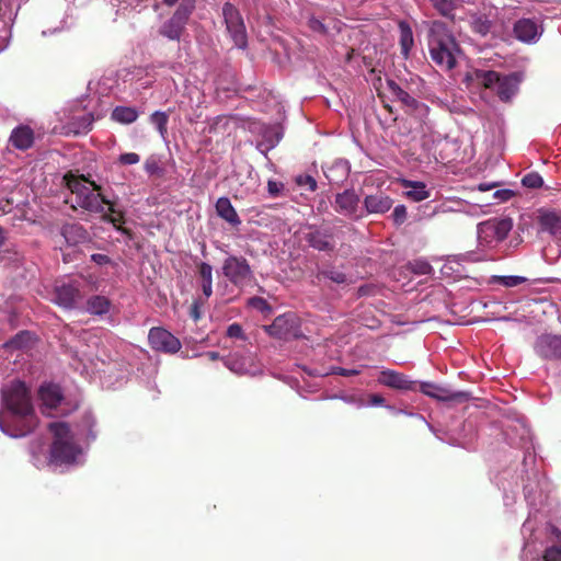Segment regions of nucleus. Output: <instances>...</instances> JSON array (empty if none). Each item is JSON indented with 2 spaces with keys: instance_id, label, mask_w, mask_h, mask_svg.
<instances>
[{
  "instance_id": "nucleus-35",
  "label": "nucleus",
  "mask_w": 561,
  "mask_h": 561,
  "mask_svg": "<svg viewBox=\"0 0 561 561\" xmlns=\"http://www.w3.org/2000/svg\"><path fill=\"white\" fill-rule=\"evenodd\" d=\"M401 51L407 57L414 44L413 32L407 22L399 23Z\"/></svg>"
},
{
  "instance_id": "nucleus-37",
  "label": "nucleus",
  "mask_w": 561,
  "mask_h": 561,
  "mask_svg": "<svg viewBox=\"0 0 561 561\" xmlns=\"http://www.w3.org/2000/svg\"><path fill=\"white\" fill-rule=\"evenodd\" d=\"M101 214L105 221L112 222L115 227H117V224H123L125 221L124 213L121 210H116L115 204L111 201L108 204H105L104 213Z\"/></svg>"
},
{
  "instance_id": "nucleus-8",
  "label": "nucleus",
  "mask_w": 561,
  "mask_h": 561,
  "mask_svg": "<svg viewBox=\"0 0 561 561\" xmlns=\"http://www.w3.org/2000/svg\"><path fill=\"white\" fill-rule=\"evenodd\" d=\"M222 14L227 31L233 39L234 44L239 48L245 47V30L243 19L239 10L231 3H225L222 8Z\"/></svg>"
},
{
  "instance_id": "nucleus-44",
  "label": "nucleus",
  "mask_w": 561,
  "mask_h": 561,
  "mask_svg": "<svg viewBox=\"0 0 561 561\" xmlns=\"http://www.w3.org/2000/svg\"><path fill=\"white\" fill-rule=\"evenodd\" d=\"M496 282L505 287H516L526 282V278L523 276H497Z\"/></svg>"
},
{
  "instance_id": "nucleus-15",
  "label": "nucleus",
  "mask_w": 561,
  "mask_h": 561,
  "mask_svg": "<svg viewBox=\"0 0 561 561\" xmlns=\"http://www.w3.org/2000/svg\"><path fill=\"white\" fill-rule=\"evenodd\" d=\"M359 207V196L354 190H345L342 193L336 194L334 202V209L352 219H359L363 217L362 214H357Z\"/></svg>"
},
{
  "instance_id": "nucleus-43",
  "label": "nucleus",
  "mask_w": 561,
  "mask_h": 561,
  "mask_svg": "<svg viewBox=\"0 0 561 561\" xmlns=\"http://www.w3.org/2000/svg\"><path fill=\"white\" fill-rule=\"evenodd\" d=\"M522 184L528 188H539L543 185V179L539 173L530 172L523 178Z\"/></svg>"
},
{
  "instance_id": "nucleus-17",
  "label": "nucleus",
  "mask_w": 561,
  "mask_h": 561,
  "mask_svg": "<svg viewBox=\"0 0 561 561\" xmlns=\"http://www.w3.org/2000/svg\"><path fill=\"white\" fill-rule=\"evenodd\" d=\"M536 353L547 359L561 358V336L543 334L535 343Z\"/></svg>"
},
{
  "instance_id": "nucleus-61",
  "label": "nucleus",
  "mask_w": 561,
  "mask_h": 561,
  "mask_svg": "<svg viewBox=\"0 0 561 561\" xmlns=\"http://www.w3.org/2000/svg\"><path fill=\"white\" fill-rule=\"evenodd\" d=\"M494 196L506 201L512 196V192L510 190L496 191Z\"/></svg>"
},
{
  "instance_id": "nucleus-45",
  "label": "nucleus",
  "mask_w": 561,
  "mask_h": 561,
  "mask_svg": "<svg viewBox=\"0 0 561 561\" xmlns=\"http://www.w3.org/2000/svg\"><path fill=\"white\" fill-rule=\"evenodd\" d=\"M226 336L231 340H245L243 327L239 323H232L227 328Z\"/></svg>"
},
{
  "instance_id": "nucleus-16",
  "label": "nucleus",
  "mask_w": 561,
  "mask_h": 561,
  "mask_svg": "<svg viewBox=\"0 0 561 561\" xmlns=\"http://www.w3.org/2000/svg\"><path fill=\"white\" fill-rule=\"evenodd\" d=\"M378 382L385 387L409 391L415 389V381H412L402 373H399L393 369H382L378 376Z\"/></svg>"
},
{
  "instance_id": "nucleus-58",
  "label": "nucleus",
  "mask_w": 561,
  "mask_h": 561,
  "mask_svg": "<svg viewBox=\"0 0 561 561\" xmlns=\"http://www.w3.org/2000/svg\"><path fill=\"white\" fill-rule=\"evenodd\" d=\"M374 290H375V287L373 285H362L360 287H358L357 296L358 297L369 296V295H373Z\"/></svg>"
},
{
  "instance_id": "nucleus-48",
  "label": "nucleus",
  "mask_w": 561,
  "mask_h": 561,
  "mask_svg": "<svg viewBox=\"0 0 561 561\" xmlns=\"http://www.w3.org/2000/svg\"><path fill=\"white\" fill-rule=\"evenodd\" d=\"M145 170L148 174L153 175H161L162 169L160 168L158 161L154 158H148L145 162Z\"/></svg>"
},
{
  "instance_id": "nucleus-19",
  "label": "nucleus",
  "mask_w": 561,
  "mask_h": 561,
  "mask_svg": "<svg viewBox=\"0 0 561 561\" xmlns=\"http://www.w3.org/2000/svg\"><path fill=\"white\" fill-rule=\"evenodd\" d=\"M538 222L542 231L561 240V211L541 208L538 210Z\"/></svg>"
},
{
  "instance_id": "nucleus-27",
  "label": "nucleus",
  "mask_w": 561,
  "mask_h": 561,
  "mask_svg": "<svg viewBox=\"0 0 561 561\" xmlns=\"http://www.w3.org/2000/svg\"><path fill=\"white\" fill-rule=\"evenodd\" d=\"M402 185L407 188L404 195L413 202H422L430 197V192L423 182L403 180Z\"/></svg>"
},
{
  "instance_id": "nucleus-59",
  "label": "nucleus",
  "mask_w": 561,
  "mask_h": 561,
  "mask_svg": "<svg viewBox=\"0 0 561 561\" xmlns=\"http://www.w3.org/2000/svg\"><path fill=\"white\" fill-rule=\"evenodd\" d=\"M369 403L371 405H383L385 404V398L381 394H371L369 397Z\"/></svg>"
},
{
  "instance_id": "nucleus-32",
  "label": "nucleus",
  "mask_w": 561,
  "mask_h": 561,
  "mask_svg": "<svg viewBox=\"0 0 561 561\" xmlns=\"http://www.w3.org/2000/svg\"><path fill=\"white\" fill-rule=\"evenodd\" d=\"M111 301L105 296L95 295L87 300V311L91 314L102 316L110 311Z\"/></svg>"
},
{
  "instance_id": "nucleus-1",
  "label": "nucleus",
  "mask_w": 561,
  "mask_h": 561,
  "mask_svg": "<svg viewBox=\"0 0 561 561\" xmlns=\"http://www.w3.org/2000/svg\"><path fill=\"white\" fill-rule=\"evenodd\" d=\"M3 409L0 411V430L11 437H22L37 426L30 390L23 381L14 380L2 390Z\"/></svg>"
},
{
  "instance_id": "nucleus-36",
  "label": "nucleus",
  "mask_w": 561,
  "mask_h": 561,
  "mask_svg": "<svg viewBox=\"0 0 561 561\" xmlns=\"http://www.w3.org/2000/svg\"><path fill=\"white\" fill-rule=\"evenodd\" d=\"M226 367L236 375L242 376L245 373V362L242 355L230 354L225 358Z\"/></svg>"
},
{
  "instance_id": "nucleus-14",
  "label": "nucleus",
  "mask_w": 561,
  "mask_h": 561,
  "mask_svg": "<svg viewBox=\"0 0 561 561\" xmlns=\"http://www.w3.org/2000/svg\"><path fill=\"white\" fill-rule=\"evenodd\" d=\"M270 335L277 339H289L298 331L297 318L293 313H285L275 318L273 323L264 327Z\"/></svg>"
},
{
  "instance_id": "nucleus-50",
  "label": "nucleus",
  "mask_w": 561,
  "mask_h": 561,
  "mask_svg": "<svg viewBox=\"0 0 561 561\" xmlns=\"http://www.w3.org/2000/svg\"><path fill=\"white\" fill-rule=\"evenodd\" d=\"M392 218H393L394 224H397V225L403 224L407 219L405 206L404 205L396 206L393 209V213H392Z\"/></svg>"
},
{
  "instance_id": "nucleus-47",
  "label": "nucleus",
  "mask_w": 561,
  "mask_h": 561,
  "mask_svg": "<svg viewBox=\"0 0 561 561\" xmlns=\"http://www.w3.org/2000/svg\"><path fill=\"white\" fill-rule=\"evenodd\" d=\"M412 271L419 275H428L432 272V266L428 262L423 260H416L412 264Z\"/></svg>"
},
{
  "instance_id": "nucleus-12",
  "label": "nucleus",
  "mask_w": 561,
  "mask_h": 561,
  "mask_svg": "<svg viewBox=\"0 0 561 561\" xmlns=\"http://www.w3.org/2000/svg\"><path fill=\"white\" fill-rule=\"evenodd\" d=\"M90 190H88L80 198H76V205L90 213H104L105 204L110 201L101 193V186L95 182H89Z\"/></svg>"
},
{
  "instance_id": "nucleus-55",
  "label": "nucleus",
  "mask_w": 561,
  "mask_h": 561,
  "mask_svg": "<svg viewBox=\"0 0 561 561\" xmlns=\"http://www.w3.org/2000/svg\"><path fill=\"white\" fill-rule=\"evenodd\" d=\"M91 260L98 265H106L111 263L110 256L101 253H94L91 255Z\"/></svg>"
},
{
  "instance_id": "nucleus-3",
  "label": "nucleus",
  "mask_w": 561,
  "mask_h": 561,
  "mask_svg": "<svg viewBox=\"0 0 561 561\" xmlns=\"http://www.w3.org/2000/svg\"><path fill=\"white\" fill-rule=\"evenodd\" d=\"M54 435L50 446V462L56 465L75 462L80 448L73 442L70 427L65 422H54L48 426Z\"/></svg>"
},
{
  "instance_id": "nucleus-62",
  "label": "nucleus",
  "mask_w": 561,
  "mask_h": 561,
  "mask_svg": "<svg viewBox=\"0 0 561 561\" xmlns=\"http://www.w3.org/2000/svg\"><path fill=\"white\" fill-rule=\"evenodd\" d=\"M7 231L0 226V249L5 244Z\"/></svg>"
},
{
  "instance_id": "nucleus-11",
  "label": "nucleus",
  "mask_w": 561,
  "mask_h": 561,
  "mask_svg": "<svg viewBox=\"0 0 561 561\" xmlns=\"http://www.w3.org/2000/svg\"><path fill=\"white\" fill-rule=\"evenodd\" d=\"M387 87L392 98L399 101L404 107L405 112L411 114L424 115L428 107L416 100L414 96L403 90L396 81L388 80Z\"/></svg>"
},
{
  "instance_id": "nucleus-7",
  "label": "nucleus",
  "mask_w": 561,
  "mask_h": 561,
  "mask_svg": "<svg viewBox=\"0 0 561 561\" xmlns=\"http://www.w3.org/2000/svg\"><path fill=\"white\" fill-rule=\"evenodd\" d=\"M248 130L261 138L256 140V149L263 154L276 147L282 138L280 126L277 124L271 125L248 118Z\"/></svg>"
},
{
  "instance_id": "nucleus-38",
  "label": "nucleus",
  "mask_w": 561,
  "mask_h": 561,
  "mask_svg": "<svg viewBox=\"0 0 561 561\" xmlns=\"http://www.w3.org/2000/svg\"><path fill=\"white\" fill-rule=\"evenodd\" d=\"M249 309L259 311L263 317H267L273 312V309L268 302L261 297H252L248 299V310Z\"/></svg>"
},
{
  "instance_id": "nucleus-26",
  "label": "nucleus",
  "mask_w": 561,
  "mask_h": 561,
  "mask_svg": "<svg viewBox=\"0 0 561 561\" xmlns=\"http://www.w3.org/2000/svg\"><path fill=\"white\" fill-rule=\"evenodd\" d=\"M61 234L66 242L76 245L88 240V231L79 224H67L61 228Z\"/></svg>"
},
{
  "instance_id": "nucleus-31",
  "label": "nucleus",
  "mask_w": 561,
  "mask_h": 561,
  "mask_svg": "<svg viewBox=\"0 0 561 561\" xmlns=\"http://www.w3.org/2000/svg\"><path fill=\"white\" fill-rule=\"evenodd\" d=\"M550 534L556 539V543L548 547L543 554L545 561H561V530L551 525Z\"/></svg>"
},
{
  "instance_id": "nucleus-2",
  "label": "nucleus",
  "mask_w": 561,
  "mask_h": 561,
  "mask_svg": "<svg viewBox=\"0 0 561 561\" xmlns=\"http://www.w3.org/2000/svg\"><path fill=\"white\" fill-rule=\"evenodd\" d=\"M428 50L432 60L444 70H451L457 65L461 49L447 26L434 21L428 34Z\"/></svg>"
},
{
  "instance_id": "nucleus-49",
  "label": "nucleus",
  "mask_w": 561,
  "mask_h": 561,
  "mask_svg": "<svg viewBox=\"0 0 561 561\" xmlns=\"http://www.w3.org/2000/svg\"><path fill=\"white\" fill-rule=\"evenodd\" d=\"M296 183L299 186H307L311 192L317 190V181L311 175H299L296 179Z\"/></svg>"
},
{
  "instance_id": "nucleus-52",
  "label": "nucleus",
  "mask_w": 561,
  "mask_h": 561,
  "mask_svg": "<svg viewBox=\"0 0 561 561\" xmlns=\"http://www.w3.org/2000/svg\"><path fill=\"white\" fill-rule=\"evenodd\" d=\"M118 161L124 165L136 164L140 161V157L135 152H127L121 154Z\"/></svg>"
},
{
  "instance_id": "nucleus-25",
  "label": "nucleus",
  "mask_w": 561,
  "mask_h": 561,
  "mask_svg": "<svg viewBox=\"0 0 561 561\" xmlns=\"http://www.w3.org/2000/svg\"><path fill=\"white\" fill-rule=\"evenodd\" d=\"M10 141L14 148L26 150L34 142V131L28 126H19L13 129Z\"/></svg>"
},
{
  "instance_id": "nucleus-21",
  "label": "nucleus",
  "mask_w": 561,
  "mask_h": 561,
  "mask_svg": "<svg viewBox=\"0 0 561 561\" xmlns=\"http://www.w3.org/2000/svg\"><path fill=\"white\" fill-rule=\"evenodd\" d=\"M420 390L425 396L436 399L438 401H458L467 399L468 397L466 392H453L446 388L439 387L432 382H422L420 386Z\"/></svg>"
},
{
  "instance_id": "nucleus-56",
  "label": "nucleus",
  "mask_w": 561,
  "mask_h": 561,
  "mask_svg": "<svg viewBox=\"0 0 561 561\" xmlns=\"http://www.w3.org/2000/svg\"><path fill=\"white\" fill-rule=\"evenodd\" d=\"M13 201L10 198H5L0 201V216L7 215L12 210Z\"/></svg>"
},
{
  "instance_id": "nucleus-20",
  "label": "nucleus",
  "mask_w": 561,
  "mask_h": 561,
  "mask_svg": "<svg viewBox=\"0 0 561 561\" xmlns=\"http://www.w3.org/2000/svg\"><path fill=\"white\" fill-rule=\"evenodd\" d=\"M305 241L318 251L330 252L335 248L332 232L328 230L310 229L305 233Z\"/></svg>"
},
{
  "instance_id": "nucleus-39",
  "label": "nucleus",
  "mask_w": 561,
  "mask_h": 561,
  "mask_svg": "<svg viewBox=\"0 0 561 561\" xmlns=\"http://www.w3.org/2000/svg\"><path fill=\"white\" fill-rule=\"evenodd\" d=\"M150 122L157 127L161 136L167 134L169 122L168 113L157 111L150 115Z\"/></svg>"
},
{
  "instance_id": "nucleus-13",
  "label": "nucleus",
  "mask_w": 561,
  "mask_h": 561,
  "mask_svg": "<svg viewBox=\"0 0 561 561\" xmlns=\"http://www.w3.org/2000/svg\"><path fill=\"white\" fill-rule=\"evenodd\" d=\"M38 396L43 403L44 411H59L60 414L69 412V410L62 408L65 397L58 385L46 383L41 386Z\"/></svg>"
},
{
  "instance_id": "nucleus-9",
  "label": "nucleus",
  "mask_w": 561,
  "mask_h": 561,
  "mask_svg": "<svg viewBox=\"0 0 561 561\" xmlns=\"http://www.w3.org/2000/svg\"><path fill=\"white\" fill-rule=\"evenodd\" d=\"M148 342L152 350L165 354H175L181 350L180 340L168 330L154 327L148 334Z\"/></svg>"
},
{
  "instance_id": "nucleus-5",
  "label": "nucleus",
  "mask_w": 561,
  "mask_h": 561,
  "mask_svg": "<svg viewBox=\"0 0 561 561\" xmlns=\"http://www.w3.org/2000/svg\"><path fill=\"white\" fill-rule=\"evenodd\" d=\"M194 9L195 0H182L172 16L160 26L159 34L170 41L179 42Z\"/></svg>"
},
{
  "instance_id": "nucleus-28",
  "label": "nucleus",
  "mask_w": 561,
  "mask_h": 561,
  "mask_svg": "<svg viewBox=\"0 0 561 561\" xmlns=\"http://www.w3.org/2000/svg\"><path fill=\"white\" fill-rule=\"evenodd\" d=\"M64 180L67 187L76 196V198H80L88 190L92 187L89 184L90 181L87 180L84 175L67 173L65 174Z\"/></svg>"
},
{
  "instance_id": "nucleus-57",
  "label": "nucleus",
  "mask_w": 561,
  "mask_h": 561,
  "mask_svg": "<svg viewBox=\"0 0 561 561\" xmlns=\"http://www.w3.org/2000/svg\"><path fill=\"white\" fill-rule=\"evenodd\" d=\"M267 188H268V193L272 196H276L283 190V184L279 182H275V181H268Z\"/></svg>"
},
{
  "instance_id": "nucleus-23",
  "label": "nucleus",
  "mask_w": 561,
  "mask_h": 561,
  "mask_svg": "<svg viewBox=\"0 0 561 561\" xmlns=\"http://www.w3.org/2000/svg\"><path fill=\"white\" fill-rule=\"evenodd\" d=\"M224 275L233 284L243 286L245 283V262L230 256L222 266Z\"/></svg>"
},
{
  "instance_id": "nucleus-63",
  "label": "nucleus",
  "mask_w": 561,
  "mask_h": 561,
  "mask_svg": "<svg viewBox=\"0 0 561 561\" xmlns=\"http://www.w3.org/2000/svg\"><path fill=\"white\" fill-rule=\"evenodd\" d=\"M205 356L208 357L209 360H216L218 359L219 354L217 352H207Z\"/></svg>"
},
{
  "instance_id": "nucleus-30",
  "label": "nucleus",
  "mask_w": 561,
  "mask_h": 561,
  "mask_svg": "<svg viewBox=\"0 0 561 561\" xmlns=\"http://www.w3.org/2000/svg\"><path fill=\"white\" fill-rule=\"evenodd\" d=\"M216 210L219 217L228 221L229 224H240V219L230 201L226 197H220L216 203Z\"/></svg>"
},
{
  "instance_id": "nucleus-24",
  "label": "nucleus",
  "mask_w": 561,
  "mask_h": 561,
  "mask_svg": "<svg viewBox=\"0 0 561 561\" xmlns=\"http://www.w3.org/2000/svg\"><path fill=\"white\" fill-rule=\"evenodd\" d=\"M393 201L382 194L376 193L364 198V206L368 214H385L392 207Z\"/></svg>"
},
{
  "instance_id": "nucleus-34",
  "label": "nucleus",
  "mask_w": 561,
  "mask_h": 561,
  "mask_svg": "<svg viewBox=\"0 0 561 561\" xmlns=\"http://www.w3.org/2000/svg\"><path fill=\"white\" fill-rule=\"evenodd\" d=\"M138 117V112L129 106H116L112 112V118L118 123L131 124Z\"/></svg>"
},
{
  "instance_id": "nucleus-41",
  "label": "nucleus",
  "mask_w": 561,
  "mask_h": 561,
  "mask_svg": "<svg viewBox=\"0 0 561 561\" xmlns=\"http://www.w3.org/2000/svg\"><path fill=\"white\" fill-rule=\"evenodd\" d=\"M319 276H323L327 279H330L331 282L335 284H348V277L345 273L342 271H339L334 267L323 270L319 273Z\"/></svg>"
},
{
  "instance_id": "nucleus-10",
  "label": "nucleus",
  "mask_w": 561,
  "mask_h": 561,
  "mask_svg": "<svg viewBox=\"0 0 561 561\" xmlns=\"http://www.w3.org/2000/svg\"><path fill=\"white\" fill-rule=\"evenodd\" d=\"M542 32V25L535 19H519L513 26V34L515 38L525 44L537 43L541 37Z\"/></svg>"
},
{
  "instance_id": "nucleus-22",
  "label": "nucleus",
  "mask_w": 561,
  "mask_h": 561,
  "mask_svg": "<svg viewBox=\"0 0 561 561\" xmlns=\"http://www.w3.org/2000/svg\"><path fill=\"white\" fill-rule=\"evenodd\" d=\"M350 163L345 159H337L330 165L322 167L323 173L332 185L342 184L350 174Z\"/></svg>"
},
{
  "instance_id": "nucleus-46",
  "label": "nucleus",
  "mask_w": 561,
  "mask_h": 561,
  "mask_svg": "<svg viewBox=\"0 0 561 561\" xmlns=\"http://www.w3.org/2000/svg\"><path fill=\"white\" fill-rule=\"evenodd\" d=\"M198 274L202 283H213V267L208 263L201 262L198 264Z\"/></svg>"
},
{
  "instance_id": "nucleus-53",
  "label": "nucleus",
  "mask_w": 561,
  "mask_h": 561,
  "mask_svg": "<svg viewBox=\"0 0 561 561\" xmlns=\"http://www.w3.org/2000/svg\"><path fill=\"white\" fill-rule=\"evenodd\" d=\"M331 374L340 375V376H344V377H351V376L358 375L359 370H357V369H346V368H342V367H333L331 369Z\"/></svg>"
},
{
  "instance_id": "nucleus-40",
  "label": "nucleus",
  "mask_w": 561,
  "mask_h": 561,
  "mask_svg": "<svg viewBox=\"0 0 561 561\" xmlns=\"http://www.w3.org/2000/svg\"><path fill=\"white\" fill-rule=\"evenodd\" d=\"M433 7L444 16H451L456 5L457 0H430Z\"/></svg>"
},
{
  "instance_id": "nucleus-18",
  "label": "nucleus",
  "mask_w": 561,
  "mask_h": 561,
  "mask_svg": "<svg viewBox=\"0 0 561 561\" xmlns=\"http://www.w3.org/2000/svg\"><path fill=\"white\" fill-rule=\"evenodd\" d=\"M81 297L80 288L75 283L61 284L55 287L54 301L62 308L72 309Z\"/></svg>"
},
{
  "instance_id": "nucleus-33",
  "label": "nucleus",
  "mask_w": 561,
  "mask_h": 561,
  "mask_svg": "<svg viewBox=\"0 0 561 561\" xmlns=\"http://www.w3.org/2000/svg\"><path fill=\"white\" fill-rule=\"evenodd\" d=\"M470 26L474 33L486 36L491 32L493 23L485 14H472L470 16Z\"/></svg>"
},
{
  "instance_id": "nucleus-51",
  "label": "nucleus",
  "mask_w": 561,
  "mask_h": 561,
  "mask_svg": "<svg viewBox=\"0 0 561 561\" xmlns=\"http://www.w3.org/2000/svg\"><path fill=\"white\" fill-rule=\"evenodd\" d=\"M204 305V300L202 298L193 301L190 308V316L194 321H198L202 318L201 308Z\"/></svg>"
},
{
  "instance_id": "nucleus-54",
  "label": "nucleus",
  "mask_w": 561,
  "mask_h": 561,
  "mask_svg": "<svg viewBox=\"0 0 561 561\" xmlns=\"http://www.w3.org/2000/svg\"><path fill=\"white\" fill-rule=\"evenodd\" d=\"M308 24H309V27L312 31H314V32H318V33H324L325 32L324 24L320 20H318L316 18H311L309 20Z\"/></svg>"
},
{
  "instance_id": "nucleus-29",
  "label": "nucleus",
  "mask_w": 561,
  "mask_h": 561,
  "mask_svg": "<svg viewBox=\"0 0 561 561\" xmlns=\"http://www.w3.org/2000/svg\"><path fill=\"white\" fill-rule=\"evenodd\" d=\"M93 122L94 116L91 113L72 117L68 124V131L75 135L88 134L92 129Z\"/></svg>"
},
{
  "instance_id": "nucleus-64",
  "label": "nucleus",
  "mask_w": 561,
  "mask_h": 561,
  "mask_svg": "<svg viewBox=\"0 0 561 561\" xmlns=\"http://www.w3.org/2000/svg\"><path fill=\"white\" fill-rule=\"evenodd\" d=\"M179 0H162V2L167 5H173L174 3H176Z\"/></svg>"
},
{
  "instance_id": "nucleus-42",
  "label": "nucleus",
  "mask_w": 561,
  "mask_h": 561,
  "mask_svg": "<svg viewBox=\"0 0 561 561\" xmlns=\"http://www.w3.org/2000/svg\"><path fill=\"white\" fill-rule=\"evenodd\" d=\"M22 259L21 253L15 249V247L0 249V262L4 264L19 262Z\"/></svg>"
},
{
  "instance_id": "nucleus-4",
  "label": "nucleus",
  "mask_w": 561,
  "mask_h": 561,
  "mask_svg": "<svg viewBox=\"0 0 561 561\" xmlns=\"http://www.w3.org/2000/svg\"><path fill=\"white\" fill-rule=\"evenodd\" d=\"M477 81L485 89L495 91L501 101H510L517 92L519 77L517 73L502 76L493 70H477Z\"/></svg>"
},
{
  "instance_id": "nucleus-6",
  "label": "nucleus",
  "mask_w": 561,
  "mask_h": 561,
  "mask_svg": "<svg viewBox=\"0 0 561 561\" xmlns=\"http://www.w3.org/2000/svg\"><path fill=\"white\" fill-rule=\"evenodd\" d=\"M512 228L513 222L510 218H492L480 222L477 227L479 244L490 247L493 243H499L508 236Z\"/></svg>"
},
{
  "instance_id": "nucleus-60",
  "label": "nucleus",
  "mask_w": 561,
  "mask_h": 561,
  "mask_svg": "<svg viewBox=\"0 0 561 561\" xmlns=\"http://www.w3.org/2000/svg\"><path fill=\"white\" fill-rule=\"evenodd\" d=\"M202 290L207 300L213 294V283H202Z\"/></svg>"
}]
</instances>
